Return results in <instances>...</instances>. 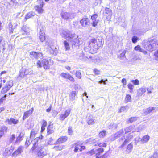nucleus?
I'll use <instances>...</instances> for the list:
<instances>
[{
  "label": "nucleus",
  "instance_id": "f257e3e1",
  "mask_svg": "<svg viewBox=\"0 0 158 158\" xmlns=\"http://www.w3.org/2000/svg\"><path fill=\"white\" fill-rule=\"evenodd\" d=\"M60 34L63 37L68 38L72 45L77 46L79 44L78 36L74 32L68 30H62L60 31Z\"/></svg>",
  "mask_w": 158,
  "mask_h": 158
},
{
  "label": "nucleus",
  "instance_id": "f03ea898",
  "mask_svg": "<svg viewBox=\"0 0 158 158\" xmlns=\"http://www.w3.org/2000/svg\"><path fill=\"white\" fill-rule=\"evenodd\" d=\"M143 46L147 50L152 51L158 47V43L155 38H150L148 41L145 42Z\"/></svg>",
  "mask_w": 158,
  "mask_h": 158
},
{
  "label": "nucleus",
  "instance_id": "7ed1b4c3",
  "mask_svg": "<svg viewBox=\"0 0 158 158\" xmlns=\"http://www.w3.org/2000/svg\"><path fill=\"white\" fill-rule=\"evenodd\" d=\"M88 48L90 52L92 53H95L101 46V44L98 43L96 40L94 38L90 39L89 41Z\"/></svg>",
  "mask_w": 158,
  "mask_h": 158
},
{
  "label": "nucleus",
  "instance_id": "20e7f679",
  "mask_svg": "<svg viewBox=\"0 0 158 158\" xmlns=\"http://www.w3.org/2000/svg\"><path fill=\"white\" fill-rule=\"evenodd\" d=\"M33 73V71L29 69H22L19 72V74L17 77L18 79L20 80L24 78L27 75H31Z\"/></svg>",
  "mask_w": 158,
  "mask_h": 158
},
{
  "label": "nucleus",
  "instance_id": "39448f33",
  "mask_svg": "<svg viewBox=\"0 0 158 158\" xmlns=\"http://www.w3.org/2000/svg\"><path fill=\"white\" fill-rule=\"evenodd\" d=\"M37 66L38 68L43 67L44 69H48L50 67V64L48 60L44 59L41 60H39L37 63Z\"/></svg>",
  "mask_w": 158,
  "mask_h": 158
},
{
  "label": "nucleus",
  "instance_id": "423d86ee",
  "mask_svg": "<svg viewBox=\"0 0 158 158\" xmlns=\"http://www.w3.org/2000/svg\"><path fill=\"white\" fill-rule=\"evenodd\" d=\"M61 18L65 20L72 19L74 18L75 14L71 12L62 11L60 14Z\"/></svg>",
  "mask_w": 158,
  "mask_h": 158
},
{
  "label": "nucleus",
  "instance_id": "0eeeda50",
  "mask_svg": "<svg viewBox=\"0 0 158 158\" xmlns=\"http://www.w3.org/2000/svg\"><path fill=\"white\" fill-rule=\"evenodd\" d=\"M131 138L132 137L131 136H124L121 138H120L119 140V142L121 143H123L119 147V148H122L124 146L130 141Z\"/></svg>",
  "mask_w": 158,
  "mask_h": 158
},
{
  "label": "nucleus",
  "instance_id": "6e6552de",
  "mask_svg": "<svg viewBox=\"0 0 158 158\" xmlns=\"http://www.w3.org/2000/svg\"><path fill=\"white\" fill-rule=\"evenodd\" d=\"M38 29H39V39L41 42L44 41L45 39V33L43 31L44 28L43 26H40Z\"/></svg>",
  "mask_w": 158,
  "mask_h": 158
},
{
  "label": "nucleus",
  "instance_id": "1a4fd4ad",
  "mask_svg": "<svg viewBox=\"0 0 158 158\" xmlns=\"http://www.w3.org/2000/svg\"><path fill=\"white\" fill-rule=\"evenodd\" d=\"M80 23L82 26L87 27L89 26L90 24L89 20L87 18H84L81 20Z\"/></svg>",
  "mask_w": 158,
  "mask_h": 158
},
{
  "label": "nucleus",
  "instance_id": "9d476101",
  "mask_svg": "<svg viewBox=\"0 0 158 158\" xmlns=\"http://www.w3.org/2000/svg\"><path fill=\"white\" fill-rule=\"evenodd\" d=\"M150 138L149 136L146 135L144 136L141 139L139 138H136L135 140L136 141H140L141 143L144 144L148 142Z\"/></svg>",
  "mask_w": 158,
  "mask_h": 158
},
{
  "label": "nucleus",
  "instance_id": "9b49d317",
  "mask_svg": "<svg viewBox=\"0 0 158 158\" xmlns=\"http://www.w3.org/2000/svg\"><path fill=\"white\" fill-rule=\"evenodd\" d=\"M70 110L69 109L67 110L64 114H60L59 119L61 121H63L67 118L70 114Z\"/></svg>",
  "mask_w": 158,
  "mask_h": 158
},
{
  "label": "nucleus",
  "instance_id": "f8f14e48",
  "mask_svg": "<svg viewBox=\"0 0 158 158\" xmlns=\"http://www.w3.org/2000/svg\"><path fill=\"white\" fill-rule=\"evenodd\" d=\"M5 122L8 123L9 125H12L13 124L15 125L17 124L19 122V120L18 119L11 118L10 119H7L5 121Z\"/></svg>",
  "mask_w": 158,
  "mask_h": 158
},
{
  "label": "nucleus",
  "instance_id": "ddd939ff",
  "mask_svg": "<svg viewBox=\"0 0 158 158\" xmlns=\"http://www.w3.org/2000/svg\"><path fill=\"white\" fill-rule=\"evenodd\" d=\"M77 93L75 91H72L70 92L69 94V99L71 101L74 100L77 98Z\"/></svg>",
  "mask_w": 158,
  "mask_h": 158
},
{
  "label": "nucleus",
  "instance_id": "4468645a",
  "mask_svg": "<svg viewBox=\"0 0 158 158\" xmlns=\"http://www.w3.org/2000/svg\"><path fill=\"white\" fill-rule=\"evenodd\" d=\"M94 120V117L91 115L88 116L87 118V123L89 125L94 124L95 123Z\"/></svg>",
  "mask_w": 158,
  "mask_h": 158
},
{
  "label": "nucleus",
  "instance_id": "2eb2a0df",
  "mask_svg": "<svg viewBox=\"0 0 158 158\" xmlns=\"http://www.w3.org/2000/svg\"><path fill=\"white\" fill-rule=\"evenodd\" d=\"M43 5L44 2H42L39 5H37L35 7V9L39 14H41L43 12V10L42 8L43 6Z\"/></svg>",
  "mask_w": 158,
  "mask_h": 158
},
{
  "label": "nucleus",
  "instance_id": "dca6fc26",
  "mask_svg": "<svg viewBox=\"0 0 158 158\" xmlns=\"http://www.w3.org/2000/svg\"><path fill=\"white\" fill-rule=\"evenodd\" d=\"M104 13L105 15L106 16L107 19H110L112 15V11L109 8H105Z\"/></svg>",
  "mask_w": 158,
  "mask_h": 158
},
{
  "label": "nucleus",
  "instance_id": "f3484780",
  "mask_svg": "<svg viewBox=\"0 0 158 158\" xmlns=\"http://www.w3.org/2000/svg\"><path fill=\"white\" fill-rule=\"evenodd\" d=\"M47 154V153L46 150L43 148H41L38 152V156L42 158L46 156Z\"/></svg>",
  "mask_w": 158,
  "mask_h": 158
},
{
  "label": "nucleus",
  "instance_id": "a211bd4d",
  "mask_svg": "<svg viewBox=\"0 0 158 158\" xmlns=\"http://www.w3.org/2000/svg\"><path fill=\"white\" fill-rule=\"evenodd\" d=\"M7 127L5 126H2L0 127V139L4 134L7 132Z\"/></svg>",
  "mask_w": 158,
  "mask_h": 158
},
{
  "label": "nucleus",
  "instance_id": "6ab92c4d",
  "mask_svg": "<svg viewBox=\"0 0 158 158\" xmlns=\"http://www.w3.org/2000/svg\"><path fill=\"white\" fill-rule=\"evenodd\" d=\"M40 137H37L34 140V143L33 145L31 148L32 150H34L37 148H39L40 145H39V143H38L39 141L40 140Z\"/></svg>",
  "mask_w": 158,
  "mask_h": 158
},
{
  "label": "nucleus",
  "instance_id": "aec40b11",
  "mask_svg": "<svg viewBox=\"0 0 158 158\" xmlns=\"http://www.w3.org/2000/svg\"><path fill=\"white\" fill-rule=\"evenodd\" d=\"M31 57L37 59L42 56V54L40 52H30Z\"/></svg>",
  "mask_w": 158,
  "mask_h": 158
},
{
  "label": "nucleus",
  "instance_id": "412c9836",
  "mask_svg": "<svg viewBox=\"0 0 158 158\" xmlns=\"http://www.w3.org/2000/svg\"><path fill=\"white\" fill-rule=\"evenodd\" d=\"M34 110L33 108H31V110L27 111L24 112L23 116V120H24L27 118H28L32 113Z\"/></svg>",
  "mask_w": 158,
  "mask_h": 158
},
{
  "label": "nucleus",
  "instance_id": "4be33fe9",
  "mask_svg": "<svg viewBox=\"0 0 158 158\" xmlns=\"http://www.w3.org/2000/svg\"><path fill=\"white\" fill-rule=\"evenodd\" d=\"M68 139V137L66 136H62L59 138L57 141L54 143L55 144L62 143L66 142Z\"/></svg>",
  "mask_w": 158,
  "mask_h": 158
},
{
  "label": "nucleus",
  "instance_id": "5701e85b",
  "mask_svg": "<svg viewBox=\"0 0 158 158\" xmlns=\"http://www.w3.org/2000/svg\"><path fill=\"white\" fill-rule=\"evenodd\" d=\"M135 126L134 125L131 126L127 127L125 129V133H128L130 132H133L136 131V130L134 129Z\"/></svg>",
  "mask_w": 158,
  "mask_h": 158
},
{
  "label": "nucleus",
  "instance_id": "b1692460",
  "mask_svg": "<svg viewBox=\"0 0 158 158\" xmlns=\"http://www.w3.org/2000/svg\"><path fill=\"white\" fill-rule=\"evenodd\" d=\"M154 110L155 109L153 107H149V108L144 110V113L146 115L148 114Z\"/></svg>",
  "mask_w": 158,
  "mask_h": 158
},
{
  "label": "nucleus",
  "instance_id": "393cba45",
  "mask_svg": "<svg viewBox=\"0 0 158 158\" xmlns=\"http://www.w3.org/2000/svg\"><path fill=\"white\" fill-rule=\"evenodd\" d=\"M146 91L145 88H141L139 89L138 90L137 94L138 96H142Z\"/></svg>",
  "mask_w": 158,
  "mask_h": 158
},
{
  "label": "nucleus",
  "instance_id": "a878e982",
  "mask_svg": "<svg viewBox=\"0 0 158 158\" xmlns=\"http://www.w3.org/2000/svg\"><path fill=\"white\" fill-rule=\"evenodd\" d=\"M52 125H49L48 126L47 128V134L48 135L52 134L53 132V130H52Z\"/></svg>",
  "mask_w": 158,
  "mask_h": 158
},
{
  "label": "nucleus",
  "instance_id": "bb28decb",
  "mask_svg": "<svg viewBox=\"0 0 158 158\" xmlns=\"http://www.w3.org/2000/svg\"><path fill=\"white\" fill-rule=\"evenodd\" d=\"M79 54V58L82 60L85 61L87 60L88 59V58L87 57L84 55L82 52H81L80 54Z\"/></svg>",
  "mask_w": 158,
  "mask_h": 158
},
{
  "label": "nucleus",
  "instance_id": "cd10ccee",
  "mask_svg": "<svg viewBox=\"0 0 158 158\" xmlns=\"http://www.w3.org/2000/svg\"><path fill=\"white\" fill-rule=\"evenodd\" d=\"M124 133L123 129H121L119 131L116 132L114 135V137L115 138L118 137H120Z\"/></svg>",
  "mask_w": 158,
  "mask_h": 158
},
{
  "label": "nucleus",
  "instance_id": "c85d7f7f",
  "mask_svg": "<svg viewBox=\"0 0 158 158\" xmlns=\"http://www.w3.org/2000/svg\"><path fill=\"white\" fill-rule=\"evenodd\" d=\"M35 15V13L32 11H31L28 13L26 15L25 18L26 19L30 18L34 16Z\"/></svg>",
  "mask_w": 158,
  "mask_h": 158
},
{
  "label": "nucleus",
  "instance_id": "c756f323",
  "mask_svg": "<svg viewBox=\"0 0 158 158\" xmlns=\"http://www.w3.org/2000/svg\"><path fill=\"white\" fill-rule=\"evenodd\" d=\"M137 118V117H131L127 119V122L128 123H133L136 121Z\"/></svg>",
  "mask_w": 158,
  "mask_h": 158
},
{
  "label": "nucleus",
  "instance_id": "7c9ffc66",
  "mask_svg": "<svg viewBox=\"0 0 158 158\" xmlns=\"http://www.w3.org/2000/svg\"><path fill=\"white\" fill-rule=\"evenodd\" d=\"M133 147V145L131 143H130L127 146V148L126 150V152L128 153H130Z\"/></svg>",
  "mask_w": 158,
  "mask_h": 158
},
{
  "label": "nucleus",
  "instance_id": "2f4dec72",
  "mask_svg": "<svg viewBox=\"0 0 158 158\" xmlns=\"http://www.w3.org/2000/svg\"><path fill=\"white\" fill-rule=\"evenodd\" d=\"M117 124L114 123H111L109 126V128L111 130H114L117 128Z\"/></svg>",
  "mask_w": 158,
  "mask_h": 158
},
{
  "label": "nucleus",
  "instance_id": "473e14b6",
  "mask_svg": "<svg viewBox=\"0 0 158 158\" xmlns=\"http://www.w3.org/2000/svg\"><path fill=\"white\" fill-rule=\"evenodd\" d=\"M95 149L96 151V156H99L100 153L103 152L104 151V149L103 148H101Z\"/></svg>",
  "mask_w": 158,
  "mask_h": 158
},
{
  "label": "nucleus",
  "instance_id": "72a5a7b5",
  "mask_svg": "<svg viewBox=\"0 0 158 158\" xmlns=\"http://www.w3.org/2000/svg\"><path fill=\"white\" fill-rule=\"evenodd\" d=\"M32 141V140L30 138H27L25 143V146L27 148L30 144Z\"/></svg>",
  "mask_w": 158,
  "mask_h": 158
},
{
  "label": "nucleus",
  "instance_id": "f704fd0d",
  "mask_svg": "<svg viewBox=\"0 0 158 158\" xmlns=\"http://www.w3.org/2000/svg\"><path fill=\"white\" fill-rule=\"evenodd\" d=\"M65 146L64 145H60L59 146H55L54 147L56 151H60L64 148Z\"/></svg>",
  "mask_w": 158,
  "mask_h": 158
},
{
  "label": "nucleus",
  "instance_id": "c9c22d12",
  "mask_svg": "<svg viewBox=\"0 0 158 158\" xmlns=\"http://www.w3.org/2000/svg\"><path fill=\"white\" fill-rule=\"evenodd\" d=\"M13 81L12 80H11L7 82L6 86L8 87L10 89V88L13 86Z\"/></svg>",
  "mask_w": 158,
  "mask_h": 158
},
{
  "label": "nucleus",
  "instance_id": "e433bc0d",
  "mask_svg": "<svg viewBox=\"0 0 158 158\" xmlns=\"http://www.w3.org/2000/svg\"><path fill=\"white\" fill-rule=\"evenodd\" d=\"M24 135V134L23 133L22 134V133H20L19 135L17 138L16 140L15 141V143H18V142H20L21 140L22 139V138L23 136V135Z\"/></svg>",
  "mask_w": 158,
  "mask_h": 158
},
{
  "label": "nucleus",
  "instance_id": "4c0bfd02",
  "mask_svg": "<svg viewBox=\"0 0 158 158\" xmlns=\"http://www.w3.org/2000/svg\"><path fill=\"white\" fill-rule=\"evenodd\" d=\"M76 76L78 79H81V74L80 72V70H77L76 72Z\"/></svg>",
  "mask_w": 158,
  "mask_h": 158
},
{
  "label": "nucleus",
  "instance_id": "58836bf2",
  "mask_svg": "<svg viewBox=\"0 0 158 158\" xmlns=\"http://www.w3.org/2000/svg\"><path fill=\"white\" fill-rule=\"evenodd\" d=\"M70 75L69 73H61L60 76L65 79H68Z\"/></svg>",
  "mask_w": 158,
  "mask_h": 158
},
{
  "label": "nucleus",
  "instance_id": "ea45409f",
  "mask_svg": "<svg viewBox=\"0 0 158 158\" xmlns=\"http://www.w3.org/2000/svg\"><path fill=\"white\" fill-rule=\"evenodd\" d=\"M87 154L90 156L93 155L94 154H95L96 156V149H93L90 151H89L87 152Z\"/></svg>",
  "mask_w": 158,
  "mask_h": 158
},
{
  "label": "nucleus",
  "instance_id": "a19ab883",
  "mask_svg": "<svg viewBox=\"0 0 158 158\" xmlns=\"http://www.w3.org/2000/svg\"><path fill=\"white\" fill-rule=\"evenodd\" d=\"M64 45L65 48L66 50H68L70 49V47L67 41L65 40L64 42Z\"/></svg>",
  "mask_w": 158,
  "mask_h": 158
},
{
  "label": "nucleus",
  "instance_id": "79ce46f5",
  "mask_svg": "<svg viewBox=\"0 0 158 158\" xmlns=\"http://www.w3.org/2000/svg\"><path fill=\"white\" fill-rule=\"evenodd\" d=\"M139 40V38L137 37L134 36L132 37L131 40L133 43L134 44L136 43L138 40Z\"/></svg>",
  "mask_w": 158,
  "mask_h": 158
},
{
  "label": "nucleus",
  "instance_id": "37998d69",
  "mask_svg": "<svg viewBox=\"0 0 158 158\" xmlns=\"http://www.w3.org/2000/svg\"><path fill=\"white\" fill-rule=\"evenodd\" d=\"M128 109L127 106H125L121 107L119 110L118 112L121 113L125 111H127Z\"/></svg>",
  "mask_w": 158,
  "mask_h": 158
},
{
  "label": "nucleus",
  "instance_id": "c03bdc74",
  "mask_svg": "<svg viewBox=\"0 0 158 158\" xmlns=\"http://www.w3.org/2000/svg\"><path fill=\"white\" fill-rule=\"evenodd\" d=\"M10 89L6 86H5L2 89L1 92L2 94H4L6 93L7 91Z\"/></svg>",
  "mask_w": 158,
  "mask_h": 158
},
{
  "label": "nucleus",
  "instance_id": "a18cd8bd",
  "mask_svg": "<svg viewBox=\"0 0 158 158\" xmlns=\"http://www.w3.org/2000/svg\"><path fill=\"white\" fill-rule=\"evenodd\" d=\"M9 30L12 32H13V30L15 28V26H13L12 23L10 22L9 23Z\"/></svg>",
  "mask_w": 158,
  "mask_h": 158
},
{
  "label": "nucleus",
  "instance_id": "49530a36",
  "mask_svg": "<svg viewBox=\"0 0 158 158\" xmlns=\"http://www.w3.org/2000/svg\"><path fill=\"white\" fill-rule=\"evenodd\" d=\"M75 147L74 150V151L75 152H77L78 150H80L81 145L78 144L77 143H75Z\"/></svg>",
  "mask_w": 158,
  "mask_h": 158
},
{
  "label": "nucleus",
  "instance_id": "de8ad7c7",
  "mask_svg": "<svg viewBox=\"0 0 158 158\" xmlns=\"http://www.w3.org/2000/svg\"><path fill=\"white\" fill-rule=\"evenodd\" d=\"M15 138V134H13L9 139V142L10 143H12L13 142Z\"/></svg>",
  "mask_w": 158,
  "mask_h": 158
},
{
  "label": "nucleus",
  "instance_id": "09e8293b",
  "mask_svg": "<svg viewBox=\"0 0 158 158\" xmlns=\"http://www.w3.org/2000/svg\"><path fill=\"white\" fill-rule=\"evenodd\" d=\"M149 158H158V152H155Z\"/></svg>",
  "mask_w": 158,
  "mask_h": 158
},
{
  "label": "nucleus",
  "instance_id": "8fccbe9b",
  "mask_svg": "<svg viewBox=\"0 0 158 158\" xmlns=\"http://www.w3.org/2000/svg\"><path fill=\"white\" fill-rule=\"evenodd\" d=\"M134 50L138 52H141L142 51V48L139 45H138L135 47L134 48Z\"/></svg>",
  "mask_w": 158,
  "mask_h": 158
},
{
  "label": "nucleus",
  "instance_id": "3c124183",
  "mask_svg": "<svg viewBox=\"0 0 158 158\" xmlns=\"http://www.w3.org/2000/svg\"><path fill=\"white\" fill-rule=\"evenodd\" d=\"M92 26L95 27L97 26L98 23V20L97 19H92Z\"/></svg>",
  "mask_w": 158,
  "mask_h": 158
},
{
  "label": "nucleus",
  "instance_id": "603ef678",
  "mask_svg": "<svg viewBox=\"0 0 158 158\" xmlns=\"http://www.w3.org/2000/svg\"><path fill=\"white\" fill-rule=\"evenodd\" d=\"M106 134V131L104 130H103L100 132V133L99 134V136L101 138H102L105 136Z\"/></svg>",
  "mask_w": 158,
  "mask_h": 158
},
{
  "label": "nucleus",
  "instance_id": "864d4df0",
  "mask_svg": "<svg viewBox=\"0 0 158 158\" xmlns=\"http://www.w3.org/2000/svg\"><path fill=\"white\" fill-rule=\"evenodd\" d=\"M96 156V158H107L108 155L107 153H105L103 155L100 156Z\"/></svg>",
  "mask_w": 158,
  "mask_h": 158
},
{
  "label": "nucleus",
  "instance_id": "5fc2aeb1",
  "mask_svg": "<svg viewBox=\"0 0 158 158\" xmlns=\"http://www.w3.org/2000/svg\"><path fill=\"white\" fill-rule=\"evenodd\" d=\"M131 98V95L128 94L127 95L125 98V100L126 102H130Z\"/></svg>",
  "mask_w": 158,
  "mask_h": 158
},
{
  "label": "nucleus",
  "instance_id": "6e6d98bb",
  "mask_svg": "<svg viewBox=\"0 0 158 158\" xmlns=\"http://www.w3.org/2000/svg\"><path fill=\"white\" fill-rule=\"evenodd\" d=\"M72 127H68V134L69 135H71L73 134V131L72 129Z\"/></svg>",
  "mask_w": 158,
  "mask_h": 158
},
{
  "label": "nucleus",
  "instance_id": "4d7b16f0",
  "mask_svg": "<svg viewBox=\"0 0 158 158\" xmlns=\"http://www.w3.org/2000/svg\"><path fill=\"white\" fill-rule=\"evenodd\" d=\"M93 71L95 73V75H97L100 74V70H98L96 69H94L93 70Z\"/></svg>",
  "mask_w": 158,
  "mask_h": 158
},
{
  "label": "nucleus",
  "instance_id": "13d9d810",
  "mask_svg": "<svg viewBox=\"0 0 158 158\" xmlns=\"http://www.w3.org/2000/svg\"><path fill=\"white\" fill-rule=\"evenodd\" d=\"M131 82H132L135 85H138L139 84V81L137 79L132 80Z\"/></svg>",
  "mask_w": 158,
  "mask_h": 158
},
{
  "label": "nucleus",
  "instance_id": "bf43d9fd",
  "mask_svg": "<svg viewBox=\"0 0 158 158\" xmlns=\"http://www.w3.org/2000/svg\"><path fill=\"white\" fill-rule=\"evenodd\" d=\"M53 139L52 138H49L48 140L47 143L49 145H52L53 143Z\"/></svg>",
  "mask_w": 158,
  "mask_h": 158
},
{
  "label": "nucleus",
  "instance_id": "052dcab7",
  "mask_svg": "<svg viewBox=\"0 0 158 158\" xmlns=\"http://www.w3.org/2000/svg\"><path fill=\"white\" fill-rule=\"evenodd\" d=\"M23 147L22 146H20L18 147L17 150L20 153L23 152Z\"/></svg>",
  "mask_w": 158,
  "mask_h": 158
},
{
  "label": "nucleus",
  "instance_id": "680f3d73",
  "mask_svg": "<svg viewBox=\"0 0 158 158\" xmlns=\"http://www.w3.org/2000/svg\"><path fill=\"white\" fill-rule=\"evenodd\" d=\"M154 56L155 57V60H158V50L155 52Z\"/></svg>",
  "mask_w": 158,
  "mask_h": 158
},
{
  "label": "nucleus",
  "instance_id": "e2e57ef3",
  "mask_svg": "<svg viewBox=\"0 0 158 158\" xmlns=\"http://www.w3.org/2000/svg\"><path fill=\"white\" fill-rule=\"evenodd\" d=\"M35 131H32L31 132L30 134V138H31L33 139V138L35 135Z\"/></svg>",
  "mask_w": 158,
  "mask_h": 158
},
{
  "label": "nucleus",
  "instance_id": "0e129e2a",
  "mask_svg": "<svg viewBox=\"0 0 158 158\" xmlns=\"http://www.w3.org/2000/svg\"><path fill=\"white\" fill-rule=\"evenodd\" d=\"M127 86L128 88L131 90H132L134 87V85L130 83Z\"/></svg>",
  "mask_w": 158,
  "mask_h": 158
},
{
  "label": "nucleus",
  "instance_id": "69168bd1",
  "mask_svg": "<svg viewBox=\"0 0 158 158\" xmlns=\"http://www.w3.org/2000/svg\"><path fill=\"white\" fill-rule=\"evenodd\" d=\"M97 144H98V145L99 147H106V143H97Z\"/></svg>",
  "mask_w": 158,
  "mask_h": 158
},
{
  "label": "nucleus",
  "instance_id": "338daca9",
  "mask_svg": "<svg viewBox=\"0 0 158 158\" xmlns=\"http://www.w3.org/2000/svg\"><path fill=\"white\" fill-rule=\"evenodd\" d=\"M97 15L96 14H95L91 16V19H97Z\"/></svg>",
  "mask_w": 158,
  "mask_h": 158
},
{
  "label": "nucleus",
  "instance_id": "774afa93",
  "mask_svg": "<svg viewBox=\"0 0 158 158\" xmlns=\"http://www.w3.org/2000/svg\"><path fill=\"white\" fill-rule=\"evenodd\" d=\"M68 79L73 82L75 81L74 78L70 75Z\"/></svg>",
  "mask_w": 158,
  "mask_h": 158
}]
</instances>
